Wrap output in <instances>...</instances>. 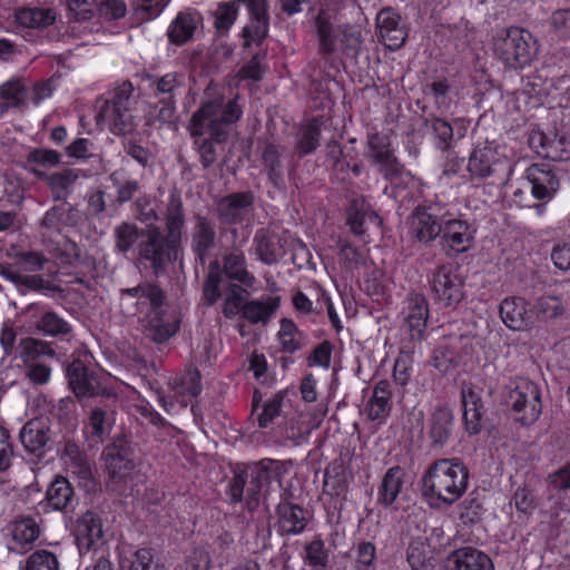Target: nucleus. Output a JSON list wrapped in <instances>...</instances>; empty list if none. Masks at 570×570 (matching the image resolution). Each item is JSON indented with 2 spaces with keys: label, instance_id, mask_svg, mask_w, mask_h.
Here are the masks:
<instances>
[{
  "label": "nucleus",
  "instance_id": "nucleus-56",
  "mask_svg": "<svg viewBox=\"0 0 570 570\" xmlns=\"http://www.w3.org/2000/svg\"><path fill=\"white\" fill-rule=\"evenodd\" d=\"M36 327L45 335L52 337L66 336L72 331L71 325L52 311L43 313Z\"/></svg>",
  "mask_w": 570,
  "mask_h": 570
},
{
  "label": "nucleus",
  "instance_id": "nucleus-2",
  "mask_svg": "<svg viewBox=\"0 0 570 570\" xmlns=\"http://www.w3.org/2000/svg\"><path fill=\"white\" fill-rule=\"evenodd\" d=\"M469 469L460 458L434 461L421 479V493L428 505L440 510L454 504L466 491Z\"/></svg>",
  "mask_w": 570,
  "mask_h": 570
},
{
  "label": "nucleus",
  "instance_id": "nucleus-43",
  "mask_svg": "<svg viewBox=\"0 0 570 570\" xmlns=\"http://www.w3.org/2000/svg\"><path fill=\"white\" fill-rule=\"evenodd\" d=\"M531 312L533 323L537 321L549 322L561 317L567 312V306L560 296L546 294L535 298Z\"/></svg>",
  "mask_w": 570,
  "mask_h": 570
},
{
  "label": "nucleus",
  "instance_id": "nucleus-8",
  "mask_svg": "<svg viewBox=\"0 0 570 570\" xmlns=\"http://www.w3.org/2000/svg\"><path fill=\"white\" fill-rule=\"evenodd\" d=\"M466 168L474 179H490L492 185H505L512 176L513 161L503 147L487 141L472 149Z\"/></svg>",
  "mask_w": 570,
  "mask_h": 570
},
{
  "label": "nucleus",
  "instance_id": "nucleus-35",
  "mask_svg": "<svg viewBox=\"0 0 570 570\" xmlns=\"http://www.w3.org/2000/svg\"><path fill=\"white\" fill-rule=\"evenodd\" d=\"M30 173L47 183L55 202L66 200L79 178V174L75 169H63L59 173L47 174L39 168L31 167Z\"/></svg>",
  "mask_w": 570,
  "mask_h": 570
},
{
  "label": "nucleus",
  "instance_id": "nucleus-5",
  "mask_svg": "<svg viewBox=\"0 0 570 570\" xmlns=\"http://www.w3.org/2000/svg\"><path fill=\"white\" fill-rule=\"evenodd\" d=\"M132 92V83L126 80L110 89L106 97H100L97 100V124H105L116 136L131 135L137 127L131 114L135 105Z\"/></svg>",
  "mask_w": 570,
  "mask_h": 570
},
{
  "label": "nucleus",
  "instance_id": "nucleus-13",
  "mask_svg": "<svg viewBox=\"0 0 570 570\" xmlns=\"http://www.w3.org/2000/svg\"><path fill=\"white\" fill-rule=\"evenodd\" d=\"M219 235L216 222L208 215L197 213L191 217L190 250L197 264L205 266L217 248Z\"/></svg>",
  "mask_w": 570,
  "mask_h": 570
},
{
  "label": "nucleus",
  "instance_id": "nucleus-41",
  "mask_svg": "<svg viewBox=\"0 0 570 570\" xmlns=\"http://www.w3.org/2000/svg\"><path fill=\"white\" fill-rule=\"evenodd\" d=\"M314 23L318 38V51L323 57H328L335 52L338 29H335L331 14L326 10H320Z\"/></svg>",
  "mask_w": 570,
  "mask_h": 570
},
{
  "label": "nucleus",
  "instance_id": "nucleus-12",
  "mask_svg": "<svg viewBox=\"0 0 570 570\" xmlns=\"http://www.w3.org/2000/svg\"><path fill=\"white\" fill-rule=\"evenodd\" d=\"M150 89L158 99L155 105L156 119L161 124H170L175 119L177 98L185 87V77L176 71L161 77L149 76Z\"/></svg>",
  "mask_w": 570,
  "mask_h": 570
},
{
  "label": "nucleus",
  "instance_id": "nucleus-60",
  "mask_svg": "<svg viewBox=\"0 0 570 570\" xmlns=\"http://www.w3.org/2000/svg\"><path fill=\"white\" fill-rule=\"evenodd\" d=\"M132 210L137 220L142 224L155 225L159 220L156 207L153 204V198L149 195H141L132 203Z\"/></svg>",
  "mask_w": 570,
  "mask_h": 570
},
{
  "label": "nucleus",
  "instance_id": "nucleus-21",
  "mask_svg": "<svg viewBox=\"0 0 570 570\" xmlns=\"http://www.w3.org/2000/svg\"><path fill=\"white\" fill-rule=\"evenodd\" d=\"M473 242V230L466 220L443 217L440 245L448 253L462 254L466 252Z\"/></svg>",
  "mask_w": 570,
  "mask_h": 570
},
{
  "label": "nucleus",
  "instance_id": "nucleus-48",
  "mask_svg": "<svg viewBox=\"0 0 570 570\" xmlns=\"http://www.w3.org/2000/svg\"><path fill=\"white\" fill-rule=\"evenodd\" d=\"M321 128L316 119L303 125L297 134L295 150L299 157L314 153L320 146Z\"/></svg>",
  "mask_w": 570,
  "mask_h": 570
},
{
  "label": "nucleus",
  "instance_id": "nucleus-26",
  "mask_svg": "<svg viewBox=\"0 0 570 570\" xmlns=\"http://www.w3.org/2000/svg\"><path fill=\"white\" fill-rule=\"evenodd\" d=\"M454 429L453 411L446 405H438L430 414L428 436L433 449H442L450 441Z\"/></svg>",
  "mask_w": 570,
  "mask_h": 570
},
{
  "label": "nucleus",
  "instance_id": "nucleus-28",
  "mask_svg": "<svg viewBox=\"0 0 570 570\" xmlns=\"http://www.w3.org/2000/svg\"><path fill=\"white\" fill-rule=\"evenodd\" d=\"M253 249L258 261L275 265L285 256L282 238L273 230L258 228L253 238Z\"/></svg>",
  "mask_w": 570,
  "mask_h": 570
},
{
  "label": "nucleus",
  "instance_id": "nucleus-51",
  "mask_svg": "<svg viewBox=\"0 0 570 570\" xmlns=\"http://www.w3.org/2000/svg\"><path fill=\"white\" fill-rule=\"evenodd\" d=\"M347 474L341 463H334L326 468L324 473L323 491L331 497H340L347 492Z\"/></svg>",
  "mask_w": 570,
  "mask_h": 570
},
{
  "label": "nucleus",
  "instance_id": "nucleus-63",
  "mask_svg": "<svg viewBox=\"0 0 570 570\" xmlns=\"http://www.w3.org/2000/svg\"><path fill=\"white\" fill-rule=\"evenodd\" d=\"M376 557V548L370 541H362L356 547L355 569L356 570H375L374 561Z\"/></svg>",
  "mask_w": 570,
  "mask_h": 570
},
{
  "label": "nucleus",
  "instance_id": "nucleus-37",
  "mask_svg": "<svg viewBox=\"0 0 570 570\" xmlns=\"http://www.w3.org/2000/svg\"><path fill=\"white\" fill-rule=\"evenodd\" d=\"M285 153V147L268 142L264 146L261 160L263 170L266 173L271 184L279 188L284 184L285 166L282 157Z\"/></svg>",
  "mask_w": 570,
  "mask_h": 570
},
{
  "label": "nucleus",
  "instance_id": "nucleus-47",
  "mask_svg": "<svg viewBox=\"0 0 570 570\" xmlns=\"http://www.w3.org/2000/svg\"><path fill=\"white\" fill-rule=\"evenodd\" d=\"M144 228L124 220L114 228V247L117 253L127 254L142 238Z\"/></svg>",
  "mask_w": 570,
  "mask_h": 570
},
{
  "label": "nucleus",
  "instance_id": "nucleus-6",
  "mask_svg": "<svg viewBox=\"0 0 570 570\" xmlns=\"http://www.w3.org/2000/svg\"><path fill=\"white\" fill-rule=\"evenodd\" d=\"M492 51L505 68L523 69L537 58L539 42L529 30L510 27L501 29L493 37Z\"/></svg>",
  "mask_w": 570,
  "mask_h": 570
},
{
  "label": "nucleus",
  "instance_id": "nucleus-58",
  "mask_svg": "<svg viewBox=\"0 0 570 570\" xmlns=\"http://www.w3.org/2000/svg\"><path fill=\"white\" fill-rule=\"evenodd\" d=\"M62 155L53 149L33 148L26 156V168L30 171L31 167L51 168L61 164Z\"/></svg>",
  "mask_w": 570,
  "mask_h": 570
},
{
  "label": "nucleus",
  "instance_id": "nucleus-55",
  "mask_svg": "<svg viewBox=\"0 0 570 570\" xmlns=\"http://www.w3.org/2000/svg\"><path fill=\"white\" fill-rule=\"evenodd\" d=\"M137 413L145 419L148 423L159 428L163 432L157 436L164 441L166 438H173L176 428L163 417L147 401H141L136 405Z\"/></svg>",
  "mask_w": 570,
  "mask_h": 570
},
{
  "label": "nucleus",
  "instance_id": "nucleus-23",
  "mask_svg": "<svg viewBox=\"0 0 570 570\" xmlns=\"http://www.w3.org/2000/svg\"><path fill=\"white\" fill-rule=\"evenodd\" d=\"M73 534L80 554L104 544L102 521L97 512L86 511L75 524Z\"/></svg>",
  "mask_w": 570,
  "mask_h": 570
},
{
  "label": "nucleus",
  "instance_id": "nucleus-27",
  "mask_svg": "<svg viewBox=\"0 0 570 570\" xmlns=\"http://www.w3.org/2000/svg\"><path fill=\"white\" fill-rule=\"evenodd\" d=\"M463 422L470 435L479 434L482 430L483 402L481 392L472 384L463 383L461 387Z\"/></svg>",
  "mask_w": 570,
  "mask_h": 570
},
{
  "label": "nucleus",
  "instance_id": "nucleus-18",
  "mask_svg": "<svg viewBox=\"0 0 570 570\" xmlns=\"http://www.w3.org/2000/svg\"><path fill=\"white\" fill-rule=\"evenodd\" d=\"M134 444L124 434L114 438L102 452L107 473L112 480H124L135 468Z\"/></svg>",
  "mask_w": 570,
  "mask_h": 570
},
{
  "label": "nucleus",
  "instance_id": "nucleus-62",
  "mask_svg": "<svg viewBox=\"0 0 570 570\" xmlns=\"http://www.w3.org/2000/svg\"><path fill=\"white\" fill-rule=\"evenodd\" d=\"M26 570H59L58 557L45 549L36 550L28 557Z\"/></svg>",
  "mask_w": 570,
  "mask_h": 570
},
{
  "label": "nucleus",
  "instance_id": "nucleus-11",
  "mask_svg": "<svg viewBox=\"0 0 570 570\" xmlns=\"http://www.w3.org/2000/svg\"><path fill=\"white\" fill-rule=\"evenodd\" d=\"M432 299L440 307L455 308L465 297V278L460 267L443 264L430 278Z\"/></svg>",
  "mask_w": 570,
  "mask_h": 570
},
{
  "label": "nucleus",
  "instance_id": "nucleus-39",
  "mask_svg": "<svg viewBox=\"0 0 570 570\" xmlns=\"http://www.w3.org/2000/svg\"><path fill=\"white\" fill-rule=\"evenodd\" d=\"M405 472L399 466L390 468L382 478L377 490V502L384 508H391L399 498L404 485Z\"/></svg>",
  "mask_w": 570,
  "mask_h": 570
},
{
  "label": "nucleus",
  "instance_id": "nucleus-22",
  "mask_svg": "<svg viewBox=\"0 0 570 570\" xmlns=\"http://www.w3.org/2000/svg\"><path fill=\"white\" fill-rule=\"evenodd\" d=\"M254 199L252 191H237L222 197L216 203L217 218L224 225L240 224L252 210Z\"/></svg>",
  "mask_w": 570,
  "mask_h": 570
},
{
  "label": "nucleus",
  "instance_id": "nucleus-16",
  "mask_svg": "<svg viewBox=\"0 0 570 570\" xmlns=\"http://www.w3.org/2000/svg\"><path fill=\"white\" fill-rule=\"evenodd\" d=\"M524 180L532 197L543 203L550 202L560 188L559 170L548 163L530 165L525 169Z\"/></svg>",
  "mask_w": 570,
  "mask_h": 570
},
{
  "label": "nucleus",
  "instance_id": "nucleus-29",
  "mask_svg": "<svg viewBox=\"0 0 570 570\" xmlns=\"http://www.w3.org/2000/svg\"><path fill=\"white\" fill-rule=\"evenodd\" d=\"M50 439V426L40 419L28 421L19 432V440L24 450L37 458L45 456L46 446Z\"/></svg>",
  "mask_w": 570,
  "mask_h": 570
},
{
  "label": "nucleus",
  "instance_id": "nucleus-59",
  "mask_svg": "<svg viewBox=\"0 0 570 570\" xmlns=\"http://www.w3.org/2000/svg\"><path fill=\"white\" fill-rule=\"evenodd\" d=\"M460 520L464 524H473L481 520V515L483 514V502L480 500L478 493L472 492L469 494L466 499H464L459 505Z\"/></svg>",
  "mask_w": 570,
  "mask_h": 570
},
{
  "label": "nucleus",
  "instance_id": "nucleus-7",
  "mask_svg": "<svg viewBox=\"0 0 570 570\" xmlns=\"http://www.w3.org/2000/svg\"><path fill=\"white\" fill-rule=\"evenodd\" d=\"M226 276L229 282L240 283L243 286H253L255 276L247 271L244 253L233 248L223 258V264L215 259L209 263L208 272L203 285V299L205 305H214L222 296V284Z\"/></svg>",
  "mask_w": 570,
  "mask_h": 570
},
{
  "label": "nucleus",
  "instance_id": "nucleus-15",
  "mask_svg": "<svg viewBox=\"0 0 570 570\" xmlns=\"http://www.w3.org/2000/svg\"><path fill=\"white\" fill-rule=\"evenodd\" d=\"M438 205L417 206L409 217L410 234L413 239L428 246L442 233L443 217Z\"/></svg>",
  "mask_w": 570,
  "mask_h": 570
},
{
  "label": "nucleus",
  "instance_id": "nucleus-34",
  "mask_svg": "<svg viewBox=\"0 0 570 570\" xmlns=\"http://www.w3.org/2000/svg\"><path fill=\"white\" fill-rule=\"evenodd\" d=\"M448 562L452 570H494L492 559L473 547H462L450 553Z\"/></svg>",
  "mask_w": 570,
  "mask_h": 570
},
{
  "label": "nucleus",
  "instance_id": "nucleus-4",
  "mask_svg": "<svg viewBox=\"0 0 570 570\" xmlns=\"http://www.w3.org/2000/svg\"><path fill=\"white\" fill-rule=\"evenodd\" d=\"M281 464L278 461L264 459L250 464L245 470H237L228 485V494L233 503H239L245 499L246 508L249 511L257 509L261 502L262 492L269 484L278 480Z\"/></svg>",
  "mask_w": 570,
  "mask_h": 570
},
{
  "label": "nucleus",
  "instance_id": "nucleus-49",
  "mask_svg": "<svg viewBox=\"0 0 570 570\" xmlns=\"http://www.w3.org/2000/svg\"><path fill=\"white\" fill-rule=\"evenodd\" d=\"M425 127H428L434 136L435 147L441 151H449L454 142V128L452 125L439 117L426 118L424 121Z\"/></svg>",
  "mask_w": 570,
  "mask_h": 570
},
{
  "label": "nucleus",
  "instance_id": "nucleus-44",
  "mask_svg": "<svg viewBox=\"0 0 570 570\" xmlns=\"http://www.w3.org/2000/svg\"><path fill=\"white\" fill-rule=\"evenodd\" d=\"M76 207L69 203L55 205L45 213L40 220V227L47 230L60 232L63 226L76 223Z\"/></svg>",
  "mask_w": 570,
  "mask_h": 570
},
{
  "label": "nucleus",
  "instance_id": "nucleus-9",
  "mask_svg": "<svg viewBox=\"0 0 570 570\" xmlns=\"http://www.w3.org/2000/svg\"><path fill=\"white\" fill-rule=\"evenodd\" d=\"M138 256L149 264L155 276L163 274L169 264H174L181 252V243L161 230L157 225L144 228L141 242L137 245Z\"/></svg>",
  "mask_w": 570,
  "mask_h": 570
},
{
  "label": "nucleus",
  "instance_id": "nucleus-52",
  "mask_svg": "<svg viewBox=\"0 0 570 570\" xmlns=\"http://www.w3.org/2000/svg\"><path fill=\"white\" fill-rule=\"evenodd\" d=\"M12 539L20 544L35 542L40 535V527L35 518L20 515L12 522Z\"/></svg>",
  "mask_w": 570,
  "mask_h": 570
},
{
  "label": "nucleus",
  "instance_id": "nucleus-3",
  "mask_svg": "<svg viewBox=\"0 0 570 570\" xmlns=\"http://www.w3.org/2000/svg\"><path fill=\"white\" fill-rule=\"evenodd\" d=\"M238 2L246 6L249 24L243 28L244 47L249 48L254 42L261 46L268 35L269 12L267 0H232L219 2L214 11V27L219 33H226L238 16Z\"/></svg>",
  "mask_w": 570,
  "mask_h": 570
},
{
  "label": "nucleus",
  "instance_id": "nucleus-42",
  "mask_svg": "<svg viewBox=\"0 0 570 570\" xmlns=\"http://www.w3.org/2000/svg\"><path fill=\"white\" fill-rule=\"evenodd\" d=\"M0 275L7 281L13 283L20 292L21 287L36 292H60V287L45 279L41 275H22L19 272L8 267L0 266Z\"/></svg>",
  "mask_w": 570,
  "mask_h": 570
},
{
  "label": "nucleus",
  "instance_id": "nucleus-10",
  "mask_svg": "<svg viewBox=\"0 0 570 570\" xmlns=\"http://www.w3.org/2000/svg\"><path fill=\"white\" fill-rule=\"evenodd\" d=\"M505 404L514 414L517 422L531 425L542 412L539 386L525 377L510 380L505 386Z\"/></svg>",
  "mask_w": 570,
  "mask_h": 570
},
{
  "label": "nucleus",
  "instance_id": "nucleus-24",
  "mask_svg": "<svg viewBox=\"0 0 570 570\" xmlns=\"http://www.w3.org/2000/svg\"><path fill=\"white\" fill-rule=\"evenodd\" d=\"M403 326L412 341L422 340L429 318V303L423 294L410 293L402 311Z\"/></svg>",
  "mask_w": 570,
  "mask_h": 570
},
{
  "label": "nucleus",
  "instance_id": "nucleus-57",
  "mask_svg": "<svg viewBox=\"0 0 570 570\" xmlns=\"http://www.w3.org/2000/svg\"><path fill=\"white\" fill-rule=\"evenodd\" d=\"M305 562L315 569H325L330 563V551L320 535H316L305 547Z\"/></svg>",
  "mask_w": 570,
  "mask_h": 570
},
{
  "label": "nucleus",
  "instance_id": "nucleus-31",
  "mask_svg": "<svg viewBox=\"0 0 570 570\" xmlns=\"http://www.w3.org/2000/svg\"><path fill=\"white\" fill-rule=\"evenodd\" d=\"M144 322L147 336L158 344L167 342L180 328L179 317L176 314H168L165 307L144 317Z\"/></svg>",
  "mask_w": 570,
  "mask_h": 570
},
{
  "label": "nucleus",
  "instance_id": "nucleus-33",
  "mask_svg": "<svg viewBox=\"0 0 570 570\" xmlns=\"http://www.w3.org/2000/svg\"><path fill=\"white\" fill-rule=\"evenodd\" d=\"M46 502L52 510L68 513L73 511L78 499L68 479L56 475L47 488Z\"/></svg>",
  "mask_w": 570,
  "mask_h": 570
},
{
  "label": "nucleus",
  "instance_id": "nucleus-40",
  "mask_svg": "<svg viewBox=\"0 0 570 570\" xmlns=\"http://www.w3.org/2000/svg\"><path fill=\"white\" fill-rule=\"evenodd\" d=\"M281 298L267 296L265 299H252L244 304L240 315L250 324H267L278 309Z\"/></svg>",
  "mask_w": 570,
  "mask_h": 570
},
{
  "label": "nucleus",
  "instance_id": "nucleus-50",
  "mask_svg": "<svg viewBox=\"0 0 570 570\" xmlns=\"http://www.w3.org/2000/svg\"><path fill=\"white\" fill-rule=\"evenodd\" d=\"M19 347L23 364L40 362V358L43 356L50 358L56 356V352L50 343L33 337L21 340Z\"/></svg>",
  "mask_w": 570,
  "mask_h": 570
},
{
  "label": "nucleus",
  "instance_id": "nucleus-17",
  "mask_svg": "<svg viewBox=\"0 0 570 570\" xmlns=\"http://www.w3.org/2000/svg\"><path fill=\"white\" fill-rule=\"evenodd\" d=\"M120 297L134 299L136 313L144 317L167 305V294L157 281L144 279L138 285L120 289Z\"/></svg>",
  "mask_w": 570,
  "mask_h": 570
},
{
  "label": "nucleus",
  "instance_id": "nucleus-36",
  "mask_svg": "<svg viewBox=\"0 0 570 570\" xmlns=\"http://www.w3.org/2000/svg\"><path fill=\"white\" fill-rule=\"evenodd\" d=\"M392 384L387 380L379 381L373 395L366 404L367 417L371 421H385L392 411Z\"/></svg>",
  "mask_w": 570,
  "mask_h": 570
},
{
  "label": "nucleus",
  "instance_id": "nucleus-19",
  "mask_svg": "<svg viewBox=\"0 0 570 570\" xmlns=\"http://www.w3.org/2000/svg\"><path fill=\"white\" fill-rule=\"evenodd\" d=\"M277 533L282 537L301 534L308 523V511L294 502L292 493L284 491L276 507Z\"/></svg>",
  "mask_w": 570,
  "mask_h": 570
},
{
  "label": "nucleus",
  "instance_id": "nucleus-14",
  "mask_svg": "<svg viewBox=\"0 0 570 570\" xmlns=\"http://www.w3.org/2000/svg\"><path fill=\"white\" fill-rule=\"evenodd\" d=\"M118 396L110 390H104L90 407L87 429L92 439L102 442L109 435L115 421L118 406Z\"/></svg>",
  "mask_w": 570,
  "mask_h": 570
},
{
  "label": "nucleus",
  "instance_id": "nucleus-20",
  "mask_svg": "<svg viewBox=\"0 0 570 570\" xmlns=\"http://www.w3.org/2000/svg\"><path fill=\"white\" fill-rule=\"evenodd\" d=\"M68 386L78 400L99 397L106 387H101L98 374L90 370L80 358L72 360L66 366Z\"/></svg>",
  "mask_w": 570,
  "mask_h": 570
},
{
  "label": "nucleus",
  "instance_id": "nucleus-38",
  "mask_svg": "<svg viewBox=\"0 0 570 570\" xmlns=\"http://www.w3.org/2000/svg\"><path fill=\"white\" fill-rule=\"evenodd\" d=\"M186 214L180 194L174 190L169 194L165 212V232L170 238L181 243Z\"/></svg>",
  "mask_w": 570,
  "mask_h": 570
},
{
  "label": "nucleus",
  "instance_id": "nucleus-30",
  "mask_svg": "<svg viewBox=\"0 0 570 570\" xmlns=\"http://www.w3.org/2000/svg\"><path fill=\"white\" fill-rule=\"evenodd\" d=\"M500 317L513 331H524L533 326V314L521 297H507L500 304Z\"/></svg>",
  "mask_w": 570,
  "mask_h": 570
},
{
  "label": "nucleus",
  "instance_id": "nucleus-32",
  "mask_svg": "<svg viewBox=\"0 0 570 570\" xmlns=\"http://www.w3.org/2000/svg\"><path fill=\"white\" fill-rule=\"evenodd\" d=\"M203 23V17L197 10L188 9L178 12L167 29V38L170 43L184 46L189 42Z\"/></svg>",
  "mask_w": 570,
  "mask_h": 570
},
{
  "label": "nucleus",
  "instance_id": "nucleus-46",
  "mask_svg": "<svg viewBox=\"0 0 570 570\" xmlns=\"http://www.w3.org/2000/svg\"><path fill=\"white\" fill-rule=\"evenodd\" d=\"M248 286H243L240 283L228 282L224 286V302L222 305L223 315L228 318H235L243 311L246 298L249 293L246 289Z\"/></svg>",
  "mask_w": 570,
  "mask_h": 570
},
{
  "label": "nucleus",
  "instance_id": "nucleus-54",
  "mask_svg": "<svg viewBox=\"0 0 570 570\" xmlns=\"http://www.w3.org/2000/svg\"><path fill=\"white\" fill-rule=\"evenodd\" d=\"M288 390H281L263 403L262 412L257 415V424L261 429L268 428L282 414Z\"/></svg>",
  "mask_w": 570,
  "mask_h": 570
},
{
  "label": "nucleus",
  "instance_id": "nucleus-1",
  "mask_svg": "<svg viewBox=\"0 0 570 570\" xmlns=\"http://www.w3.org/2000/svg\"><path fill=\"white\" fill-rule=\"evenodd\" d=\"M237 99L236 96L227 102L223 99L205 101L189 119L187 129L204 169L210 168L216 163V145L228 140L232 126L243 116V108Z\"/></svg>",
  "mask_w": 570,
  "mask_h": 570
},
{
  "label": "nucleus",
  "instance_id": "nucleus-25",
  "mask_svg": "<svg viewBox=\"0 0 570 570\" xmlns=\"http://www.w3.org/2000/svg\"><path fill=\"white\" fill-rule=\"evenodd\" d=\"M528 142L530 148L543 158L553 161L570 159V139L566 136L533 131L530 134Z\"/></svg>",
  "mask_w": 570,
  "mask_h": 570
},
{
  "label": "nucleus",
  "instance_id": "nucleus-61",
  "mask_svg": "<svg viewBox=\"0 0 570 570\" xmlns=\"http://www.w3.org/2000/svg\"><path fill=\"white\" fill-rule=\"evenodd\" d=\"M338 255L345 267L355 269L366 264V255L350 242L340 239L337 242Z\"/></svg>",
  "mask_w": 570,
  "mask_h": 570
},
{
  "label": "nucleus",
  "instance_id": "nucleus-45",
  "mask_svg": "<svg viewBox=\"0 0 570 570\" xmlns=\"http://www.w3.org/2000/svg\"><path fill=\"white\" fill-rule=\"evenodd\" d=\"M14 19L21 27L43 29L56 22V12L50 8H19Z\"/></svg>",
  "mask_w": 570,
  "mask_h": 570
},
{
  "label": "nucleus",
  "instance_id": "nucleus-53",
  "mask_svg": "<svg viewBox=\"0 0 570 570\" xmlns=\"http://www.w3.org/2000/svg\"><path fill=\"white\" fill-rule=\"evenodd\" d=\"M281 328L278 331V340L282 351L293 354L302 348L301 340L304 337L302 331L298 330L296 324L289 318H282L279 321Z\"/></svg>",
  "mask_w": 570,
  "mask_h": 570
},
{
  "label": "nucleus",
  "instance_id": "nucleus-64",
  "mask_svg": "<svg viewBox=\"0 0 570 570\" xmlns=\"http://www.w3.org/2000/svg\"><path fill=\"white\" fill-rule=\"evenodd\" d=\"M549 23L558 38L570 39V8L553 11Z\"/></svg>",
  "mask_w": 570,
  "mask_h": 570
}]
</instances>
